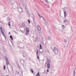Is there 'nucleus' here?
<instances>
[{
  "instance_id": "nucleus-1",
  "label": "nucleus",
  "mask_w": 76,
  "mask_h": 76,
  "mask_svg": "<svg viewBox=\"0 0 76 76\" xmlns=\"http://www.w3.org/2000/svg\"><path fill=\"white\" fill-rule=\"evenodd\" d=\"M53 51L54 53L55 54H58V50L57 49V48L56 47H54V49H53Z\"/></svg>"
},
{
  "instance_id": "nucleus-2",
  "label": "nucleus",
  "mask_w": 76,
  "mask_h": 76,
  "mask_svg": "<svg viewBox=\"0 0 76 76\" xmlns=\"http://www.w3.org/2000/svg\"><path fill=\"white\" fill-rule=\"evenodd\" d=\"M37 52H36V51H35V52L36 53V56H37V59H39V52L38 51V49H37Z\"/></svg>"
},
{
  "instance_id": "nucleus-3",
  "label": "nucleus",
  "mask_w": 76,
  "mask_h": 76,
  "mask_svg": "<svg viewBox=\"0 0 76 76\" xmlns=\"http://www.w3.org/2000/svg\"><path fill=\"white\" fill-rule=\"evenodd\" d=\"M47 67L48 70H50V62H48Z\"/></svg>"
},
{
  "instance_id": "nucleus-4",
  "label": "nucleus",
  "mask_w": 76,
  "mask_h": 76,
  "mask_svg": "<svg viewBox=\"0 0 76 76\" xmlns=\"http://www.w3.org/2000/svg\"><path fill=\"white\" fill-rule=\"evenodd\" d=\"M26 30L27 31L26 32L25 34L26 35H28V34H29V28H27L26 29Z\"/></svg>"
},
{
  "instance_id": "nucleus-5",
  "label": "nucleus",
  "mask_w": 76,
  "mask_h": 76,
  "mask_svg": "<svg viewBox=\"0 0 76 76\" xmlns=\"http://www.w3.org/2000/svg\"><path fill=\"white\" fill-rule=\"evenodd\" d=\"M4 57L6 58L7 64V65H9V61H8V59H7V58L6 57V56H5Z\"/></svg>"
},
{
  "instance_id": "nucleus-6",
  "label": "nucleus",
  "mask_w": 76,
  "mask_h": 76,
  "mask_svg": "<svg viewBox=\"0 0 76 76\" xmlns=\"http://www.w3.org/2000/svg\"><path fill=\"white\" fill-rule=\"evenodd\" d=\"M64 18H66V15H67V13H66V10H64Z\"/></svg>"
},
{
  "instance_id": "nucleus-7",
  "label": "nucleus",
  "mask_w": 76,
  "mask_h": 76,
  "mask_svg": "<svg viewBox=\"0 0 76 76\" xmlns=\"http://www.w3.org/2000/svg\"><path fill=\"white\" fill-rule=\"evenodd\" d=\"M37 28L39 31H41V27L39 26H37Z\"/></svg>"
},
{
  "instance_id": "nucleus-8",
  "label": "nucleus",
  "mask_w": 76,
  "mask_h": 76,
  "mask_svg": "<svg viewBox=\"0 0 76 76\" xmlns=\"http://www.w3.org/2000/svg\"><path fill=\"white\" fill-rule=\"evenodd\" d=\"M1 33L2 34V35H3V36H4V35H5L4 33V32H3V31H1Z\"/></svg>"
},
{
  "instance_id": "nucleus-9",
  "label": "nucleus",
  "mask_w": 76,
  "mask_h": 76,
  "mask_svg": "<svg viewBox=\"0 0 76 76\" xmlns=\"http://www.w3.org/2000/svg\"><path fill=\"white\" fill-rule=\"evenodd\" d=\"M40 50H42V46H41V44L40 45Z\"/></svg>"
},
{
  "instance_id": "nucleus-10",
  "label": "nucleus",
  "mask_w": 76,
  "mask_h": 76,
  "mask_svg": "<svg viewBox=\"0 0 76 76\" xmlns=\"http://www.w3.org/2000/svg\"><path fill=\"white\" fill-rule=\"evenodd\" d=\"M10 38H11V39H12V40H13V37H12V36L11 35L10 36Z\"/></svg>"
},
{
  "instance_id": "nucleus-11",
  "label": "nucleus",
  "mask_w": 76,
  "mask_h": 76,
  "mask_svg": "<svg viewBox=\"0 0 76 76\" xmlns=\"http://www.w3.org/2000/svg\"><path fill=\"white\" fill-rule=\"evenodd\" d=\"M0 28L1 29V31H3V29L2 28V27L1 26L0 27Z\"/></svg>"
},
{
  "instance_id": "nucleus-12",
  "label": "nucleus",
  "mask_w": 76,
  "mask_h": 76,
  "mask_svg": "<svg viewBox=\"0 0 76 76\" xmlns=\"http://www.w3.org/2000/svg\"><path fill=\"white\" fill-rule=\"evenodd\" d=\"M30 71L32 73H33L34 72V71L33 69H31Z\"/></svg>"
},
{
  "instance_id": "nucleus-13",
  "label": "nucleus",
  "mask_w": 76,
  "mask_h": 76,
  "mask_svg": "<svg viewBox=\"0 0 76 76\" xmlns=\"http://www.w3.org/2000/svg\"><path fill=\"white\" fill-rule=\"evenodd\" d=\"M36 76H39V73L38 72Z\"/></svg>"
},
{
  "instance_id": "nucleus-14",
  "label": "nucleus",
  "mask_w": 76,
  "mask_h": 76,
  "mask_svg": "<svg viewBox=\"0 0 76 76\" xmlns=\"http://www.w3.org/2000/svg\"><path fill=\"white\" fill-rule=\"evenodd\" d=\"M64 22L65 23H66V22H67V20H66V19H65V20H64Z\"/></svg>"
},
{
  "instance_id": "nucleus-15",
  "label": "nucleus",
  "mask_w": 76,
  "mask_h": 76,
  "mask_svg": "<svg viewBox=\"0 0 76 76\" xmlns=\"http://www.w3.org/2000/svg\"><path fill=\"white\" fill-rule=\"evenodd\" d=\"M45 1L46 2H47L48 3V0H45Z\"/></svg>"
},
{
  "instance_id": "nucleus-16",
  "label": "nucleus",
  "mask_w": 76,
  "mask_h": 76,
  "mask_svg": "<svg viewBox=\"0 0 76 76\" xmlns=\"http://www.w3.org/2000/svg\"><path fill=\"white\" fill-rule=\"evenodd\" d=\"M9 26H10V21L9 22Z\"/></svg>"
},
{
  "instance_id": "nucleus-17",
  "label": "nucleus",
  "mask_w": 76,
  "mask_h": 76,
  "mask_svg": "<svg viewBox=\"0 0 76 76\" xmlns=\"http://www.w3.org/2000/svg\"><path fill=\"white\" fill-rule=\"evenodd\" d=\"M5 68H6V67H5V65H4V70H5Z\"/></svg>"
},
{
  "instance_id": "nucleus-18",
  "label": "nucleus",
  "mask_w": 76,
  "mask_h": 76,
  "mask_svg": "<svg viewBox=\"0 0 76 76\" xmlns=\"http://www.w3.org/2000/svg\"><path fill=\"white\" fill-rule=\"evenodd\" d=\"M28 23H30V22H31V21H30V20H28Z\"/></svg>"
},
{
  "instance_id": "nucleus-19",
  "label": "nucleus",
  "mask_w": 76,
  "mask_h": 76,
  "mask_svg": "<svg viewBox=\"0 0 76 76\" xmlns=\"http://www.w3.org/2000/svg\"><path fill=\"white\" fill-rule=\"evenodd\" d=\"M16 73L17 75H19V72H16Z\"/></svg>"
},
{
  "instance_id": "nucleus-20",
  "label": "nucleus",
  "mask_w": 76,
  "mask_h": 76,
  "mask_svg": "<svg viewBox=\"0 0 76 76\" xmlns=\"http://www.w3.org/2000/svg\"><path fill=\"white\" fill-rule=\"evenodd\" d=\"M39 18H41V15H39Z\"/></svg>"
},
{
  "instance_id": "nucleus-21",
  "label": "nucleus",
  "mask_w": 76,
  "mask_h": 76,
  "mask_svg": "<svg viewBox=\"0 0 76 76\" xmlns=\"http://www.w3.org/2000/svg\"><path fill=\"white\" fill-rule=\"evenodd\" d=\"M12 45H13V46H14V44H13V43L12 42Z\"/></svg>"
},
{
  "instance_id": "nucleus-22",
  "label": "nucleus",
  "mask_w": 76,
  "mask_h": 76,
  "mask_svg": "<svg viewBox=\"0 0 76 76\" xmlns=\"http://www.w3.org/2000/svg\"><path fill=\"white\" fill-rule=\"evenodd\" d=\"M18 65V68H19V64H17Z\"/></svg>"
},
{
  "instance_id": "nucleus-23",
  "label": "nucleus",
  "mask_w": 76,
  "mask_h": 76,
  "mask_svg": "<svg viewBox=\"0 0 76 76\" xmlns=\"http://www.w3.org/2000/svg\"><path fill=\"white\" fill-rule=\"evenodd\" d=\"M47 72H49V71H48V69H47Z\"/></svg>"
},
{
  "instance_id": "nucleus-24",
  "label": "nucleus",
  "mask_w": 76,
  "mask_h": 76,
  "mask_svg": "<svg viewBox=\"0 0 76 76\" xmlns=\"http://www.w3.org/2000/svg\"><path fill=\"white\" fill-rule=\"evenodd\" d=\"M9 35H10V32H9Z\"/></svg>"
},
{
  "instance_id": "nucleus-25",
  "label": "nucleus",
  "mask_w": 76,
  "mask_h": 76,
  "mask_svg": "<svg viewBox=\"0 0 76 76\" xmlns=\"http://www.w3.org/2000/svg\"><path fill=\"white\" fill-rule=\"evenodd\" d=\"M62 26L63 27H64V25H62Z\"/></svg>"
},
{
  "instance_id": "nucleus-26",
  "label": "nucleus",
  "mask_w": 76,
  "mask_h": 76,
  "mask_svg": "<svg viewBox=\"0 0 76 76\" xmlns=\"http://www.w3.org/2000/svg\"><path fill=\"white\" fill-rule=\"evenodd\" d=\"M4 36L5 37V38H6V36H5V35H4Z\"/></svg>"
},
{
  "instance_id": "nucleus-27",
  "label": "nucleus",
  "mask_w": 76,
  "mask_h": 76,
  "mask_svg": "<svg viewBox=\"0 0 76 76\" xmlns=\"http://www.w3.org/2000/svg\"><path fill=\"white\" fill-rule=\"evenodd\" d=\"M74 73H75V71H74Z\"/></svg>"
},
{
  "instance_id": "nucleus-28",
  "label": "nucleus",
  "mask_w": 76,
  "mask_h": 76,
  "mask_svg": "<svg viewBox=\"0 0 76 76\" xmlns=\"http://www.w3.org/2000/svg\"><path fill=\"white\" fill-rule=\"evenodd\" d=\"M5 39H6V37L5 38Z\"/></svg>"
},
{
  "instance_id": "nucleus-29",
  "label": "nucleus",
  "mask_w": 76,
  "mask_h": 76,
  "mask_svg": "<svg viewBox=\"0 0 76 76\" xmlns=\"http://www.w3.org/2000/svg\"><path fill=\"white\" fill-rule=\"evenodd\" d=\"M13 8L14 9V6H13Z\"/></svg>"
},
{
  "instance_id": "nucleus-30",
  "label": "nucleus",
  "mask_w": 76,
  "mask_h": 76,
  "mask_svg": "<svg viewBox=\"0 0 76 76\" xmlns=\"http://www.w3.org/2000/svg\"><path fill=\"white\" fill-rule=\"evenodd\" d=\"M7 76H9V75H7Z\"/></svg>"
},
{
  "instance_id": "nucleus-31",
  "label": "nucleus",
  "mask_w": 76,
  "mask_h": 76,
  "mask_svg": "<svg viewBox=\"0 0 76 76\" xmlns=\"http://www.w3.org/2000/svg\"><path fill=\"white\" fill-rule=\"evenodd\" d=\"M14 9H15V8H14Z\"/></svg>"
}]
</instances>
